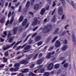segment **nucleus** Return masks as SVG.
<instances>
[{"label": "nucleus", "mask_w": 76, "mask_h": 76, "mask_svg": "<svg viewBox=\"0 0 76 76\" xmlns=\"http://www.w3.org/2000/svg\"><path fill=\"white\" fill-rule=\"evenodd\" d=\"M67 48V45H65L62 48V50H63V51H65L66 50Z\"/></svg>", "instance_id": "aec40b11"}, {"label": "nucleus", "mask_w": 76, "mask_h": 76, "mask_svg": "<svg viewBox=\"0 0 76 76\" xmlns=\"http://www.w3.org/2000/svg\"><path fill=\"white\" fill-rule=\"evenodd\" d=\"M56 9H54V10L52 12V15H53L55 13V12H56Z\"/></svg>", "instance_id": "49530a36"}, {"label": "nucleus", "mask_w": 76, "mask_h": 76, "mask_svg": "<svg viewBox=\"0 0 76 76\" xmlns=\"http://www.w3.org/2000/svg\"><path fill=\"white\" fill-rule=\"evenodd\" d=\"M29 76H35V75L33 73L31 72L29 74Z\"/></svg>", "instance_id": "37998d69"}, {"label": "nucleus", "mask_w": 76, "mask_h": 76, "mask_svg": "<svg viewBox=\"0 0 76 76\" xmlns=\"http://www.w3.org/2000/svg\"><path fill=\"white\" fill-rule=\"evenodd\" d=\"M14 66L15 68H19L20 67V64L18 63H16L15 64Z\"/></svg>", "instance_id": "4be33fe9"}, {"label": "nucleus", "mask_w": 76, "mask_h": 76, "mask_svg": "<svg viewBox=\"0 0 76 76\" xmlns=\"http://www.w3.org/2000/svg\"><path fill=\"white\" fill-rule=\"evenodd\" d=\"M10 71H12V72H13V71H14V69H13V68H12L10 69Z\"/></svg>", "instance_id": "774afa93"}, {"label": "nucleus", "mask_w": 76, "mask_h": 76, "mask_svg": "<svg viewBox=\"0 0 76 76\" xmlns=\"http://www.w3.org/2000/svg\"><path fill=\"white\" fill-rule=\"evenodd\" d=\"M42 44V42L40 41L37 43V45L38 46H39V45H41Z\"/></svg>", "instance_id": "79ce46f5"}, {"label": "nucleus", "mask_w": 76, "mask_h": 76, "mask_svg": "<svg viewBox=\"0 0 76 76\" xmlns=\"http://www.w3.org/2000/svg\"><path fill=\"white\" fill-rule=\"evenodd\" d=\"M59 31V28H57L56 30L54 31L53 34H57L58 33V31Z\"/></svg>", "instance_id": "c85d7f7f"}, {"label": "nucleus", "mask_w": 76, "mask_h": 76, "mask_svg": "<svg viewBox=\"0 0 76 76\" xmlns=\"http://www.w3.org/2000/svg\"><path fill=\"white\" fill-rule=\"evenodd\" d=\"M50 54V53L49 52L46 56V58H48V59H49V58H51V56Z\"/></svg>", "instance_id": "4468645a"}, {"label": "nucleus", "mask_w": 76, "mask_h": 76, "mask_svg": "<svg viewBox=\"0 0 76 76\" xmlns=\"http://www.w3.org/2000/svg\"><path fill=\"white\" fill-rule=\"evenodd\" d=\"M8 24H9V20H8L7 21V22L5 25L6 26H7L8 25Z\"/></svg>", "instance_id": "5fc2aeb1"}, {"label": "nucleus", "mask_w": 76, "mask_h": 76, "mask_svg": "<svg viewBox=\"0 0 76 76\" xmlns=\"http://www.w3.org/2000/svg\"><path fill=\"white\" fill-rule=\"evenodd\" d=\"M73 3H74V1H71V4L72 6L74 7V8H75L76 7V4H74Z\"/></svg>", "instance_id": "393cba45"}, {"label": "nucleus", "mask_w": 76, "mask_h": 76, "mask_svg": "<svg viewBox=\"0 0 76 76\" xmlns=\"http://www.w3.org/2000/svg\"><path fill=\"white\" fill-rule=\"evenodd\" d=\"M17 31H18V28L17 27H15L13 29V34L15 35L17 33Z\"/></svg>", "instance_id": "2eb2a0df"}, {"label": "nucleus", "mask_w": 76, "mask_h": 76, "mask_svg": "<svg viewBox=\"0 0 76 76\" xmlns=\"http://www.w3.org/2000/svg\"><path fill=\"white\" fill-rule=\"evenodd\" d=\"M12 41H13V39L12 37H10L9 40V43L12 42Z\"/></svg>", "instance_id": "473e14b6"}, {"label": "nucleus", "mask_w": 76, "mask_h": 76, "mask_svg": "<svg viewBox=\"0 0 76 76\" xmlns=\"http://www.w3.org/2000/svg\"><path fill=\"white\" fill-rule=\"evenodd\" d=\"M23 16H21L19 20L20 22H21L23 20Z\"/></svg>", "instance_id": "a878e982"}, {"label": "nucleus", "mask_w": 76, "mask_h": 76, "mask_svg": "<svg viewBox=\"0 0 76 76\" xmlns=\"http://www.w3.org/2000/svg\"><path fill=\"white\" fill-rule=\"evenodd\" d=\"M39 7H40V6H39V4H37L34 6V10H38V9H39Z\"/></svg>", "instance_id": "0eeeda50"}, {"label": "nucleus", "mask_w": 76, "mask_h": 76, "mask_svg": "<svg viewBox=\"0 0 76 76\" xmlns=\"http://www.w3.org/2000/svg\"><path fill=\"white\" fill-rule=\"evenodd\" d=\"M55 20H56V16L54 15L52 18V19H51V21L52 22H53V23H55L56 22V21H55Z\"/></svg>", "instance_id": "412c9836"}, {"label": "nucleus", "mask_w": 76, "mask_h": 76, "mask_svg": "<svg viewBox=\"0 0 76 76\" xmlns=\"http://www.w3.org/2000/svg\"><path fill=\"white\" fill-rule=\"evenodd\" d=\"M19 68H16L14 69V71H15L16 72H17V71H18V70H19Z\"/></svg>", "instance_id": "864d4df0"}, {"label": "nucleus", "mask_w": 76, "mask_h": 76, "mask_svg": "<svg viewBox=\"0 0 76 76\" xmlns=\"http://www.w3.org/2000/svg\"><path fill=\"white\" fill-rule=\"evenodd\" d=\"M11 35H12V34H10V32H9L8 35V38H9V37H10Z\"/></svg>", "instance_id": "6e6d98bb"}, {"label": "nucleus", "mask_w": 76, "mask_h": 76, "mask_svg": "<svg viewBox=\"0 0 76 76\" xmlns=\"http://www.w3.org/2000/svg\"><path fill=\"white\" fill-rule=\"evenodd\" d=\"M22 42V41L21 40L16 43L14 45V46L13 47V48H16V46H17V45H18V44H20V43H21V42Z\"/></svg>", "instance_id": "a211bd4d"}, {"label": "nucleus", "mask_w": 76, "mask_h": 76, "mask_svg": "<svg viewBox=\"0 0 76 76\" xmlns=\"http://www.w3.org/2000/svg\"><path fill=\"white\" fill-rule=\"evenodd\" d=\"M4 55H5V56L6 57H7V56H8V52L7 51L5 52Z\"/></svg>", "instance_id": "09e8293b"}, {"label": "nucleus", "mask_w": 76, "mask_h": 76, "mask_svg": "<svg viewBox=\"0 0 76 76\" xmlns=\"http://www.w3.org/2000/svg\"><path fill=\"white\" fill-rule=\"evenodd\" d=\"M41 39V37L40 36H37L35 38V40L36 41H39Z\"/></svg>", "instance_id": "9d476101"}, {"label": "nucleus", "mask_w": 76, "mask_h": 76, "mask_svg": "<svg viewBox=\"0 0 76 76\" xmlns=\"http://www.w3.org/2000/svg\"><path fill=\"white\" fill-rule=\"evenodd\" d=\"M52 28V25H47L43 29V33H47Z\"/></svg>", "instance_id": "f257e3e1"}, {"label": "nucleus", "mask_w": 76, "mask_h": 76, "mask_svg": "<svg viewBox=\"0 0 76 76\" xmlns=\"http://www.w3.org/2000/svg\"><path fill=\"white\" fill-rule=\"evenodd\" d=\"M56 0H55V1H54L53 2V4H52V7H55L56 6Z\"/></svg>", "instance_id": "72a5a7b5"}, {"label": "nucleus", "mask_w": 76, "mask_h": 76, "mask_svg": "<svg viewBox=\"0 0 76 76\" xmlns=\"http://www.w3.org/2000/svg\"><path fill=\"white\" fill-rule=\"evenodd\" d=\"M49 53H50V54L51 56V55H53V54H55V52H53L52 53L49 52Z\"/></svg>", "instance_id": "680f3d73"}, {"label": "nucleus", "mask_w": 76, "mask_h": 76, "mask_svg": "<svg viewBox=\"0 0 76 76\" xmlns=\"http://www.w3.org/2000/svg\"><path fill=\"white\" fill-rule=\"evenodd\" d=\"M4 41V39H2L1 38H0V41L1 42H3Z\"/></svg>", "instance_id": "052dcab7"}, {"label": "nucleus", "mask_w": 76, "mask_h": 76, "mask_svg": "<svg viewBox=\"0 0 76 76\" xmlns=\"http://www.w3.org/2000/svg\"><path fill=\"white\" fill-rule=\"evenodd\" d=\"M35 0H31V6H32L34 5V4L35 3Z\"/></svg>", "instance_id": "c756f323"}, {"label": "nucleus", "mask_w": 76, "mask_h": 76, "mask_svg": "<svg viewBox=\"0 0 76 76\" xmlns=\"http://www.w3.org/2000/svg\"><path fill=\"white\" fill-rule=\"evenodd\" d=\"M72 41L74 42V45H76V39L75 38V34H72Z\"/></svg>", "instance_id": "6e6552de"}, {"label": "nucleus", "mask_w": 76, "mask_h": 76, "mask_svg": "<svg viewBox=\"0 0 76 76\" xmlns=\"http://www.w3.org/2000/svg\"><path fill=\"white\" fill-rule=\"evenodd\" d=\"M0 22L1 23H4V18H1L0 20Z\"/></svg>", "instance_id": "7c9ffc66"}, {"label": "nucleus", "mask_w": 76, "mask_h": 76, "mask_svg": "<svg viewBox=\"0 0 76 76\" xmlns=\"http://www.w3.org/2000/svg\"><path fill=\"white\" fill-rule=\"evenodd\" d=\"M18 76H23V74L22 73H20L17 75Z\"/></svg>", "instance_id": "bf43d9fd"}, {"label": "nucleus", "mask_w": 76, "mask_h": 76, "mask_svg": "<svg viewBox=\"0 0 76 76\" xmlns=\"http://www.w3.org/2000/svg\"><path fill=\"white\" fill-rule=\"evenodd\" d=\"M4 65L2 64L0 65V68H2V67H4Z\"/></svg>", "instance_id": "e2e57ef3"}, {"label": "nucleus", "mask_w": 76, "mask_h": 76, "mask_svg": "<svg viewBox=\"0 0 76 76\" xmlns=\"http://www.w3.org/2000/svg\"><path fill=\"white\" fill-rule=\"evenodd\" d=\"M31 58H32V56L31 55H28L27 58V60H30Z\"/></svg>", "instance_id": "4c0bfd02"}, {"label": "nucleus", "mask_w": 76, "mask_h": 76, "mask_svg": "<svg viewBox=\"0 0 76 76\" xmlns=\"http://www.w3.org/2000/svg\"><path fill=\"white\" fill-rule=\"evenodd\" d=\"M16 44V42H14L13 43H12L11 45H8L7 46V49H8V48H9L10 47H12L15 44Z\"/></svg>", "instance_id": "ddd939ff"}, {"label": "nucleus", "mask_w": 76, "mask_h": 76, "mask_svg": "<svg viewBox=\"0 0 76 76\" xmlns=\"http://www.w3.org/2000/svg\"><path fill=\"white\" fill-rule=\"evenodd\" d=\"M33 20L34 21L32 23V24L33 25H34V26L37 25V24H39L41 22V21L38 20V18L37 17H34L33 19Z\"/></svg>", "instance_id": "f03ea898"}, {"label": "nucleus", "mask_w": 76, "mask_h": 76, "mask_svg": "<svg viewBox=\"0 0 76 76\" xmlns=\"http://www.w3.org/2000/svg\"><path fill=\"white\" fill-rule=\"evenodd\" d=\"M34 67V64H32L30 66V68H33Z\"/></svg>", "instance_id": "4d7b16f0"}, {"label": "nucleus", "mask_w": 76, "mask_h": 76, "mask_svg": "<svg viewBox=\"0 0 76 76\" xmlns=\"http://www.w3.org/2000/svg\"><path fill=\"white\" fill-rule=\"evenodd\" d=\"M68 65V63H66L64 65V68H67Z\"/></svg>", "instance_id": "2f4dec72"}, {"label": "nucleus", "mask_w": 76, "mask_h": 76, "mask_svg": "<svg viewBox=\"0 0 76 76\" xmlns=\"http://www.w3.org/2000/svg\"><path fill=\"white\" fill-rule=\"evenodd\" d=\"M21 10H22V6H20L18 11V12H21Z\"/></svg>", "instance_id": "c9c22d12"}, {"label": "nucleus", "mask_w": 76, "mask_h": 76, "mask_svg": "<svg viewBox=\"0 0 76 76\" xmlns=\"http://www.w3.org/2000/svg\"><path fill=\"white\" fill-rule=\"evenodd\" d=\"M23 12L24 13H26L27 12V10H25V9L23 10Z\"/></svg>", "instance_id": "0e129e2a"}, {"label": "nucleus", "mask_w": 76, "mask_h": 76, "mask_svg": "<svg viewBox=\"0 0 76 76\" xmlns=\"http://www.w3.org/2000/svg\"><path fill=\"white\" fill-rule=\"evenodd\" d=\"M57 36L55 37H54V39L52 40V41L51 42H54V41H56V39H57Z\"/></svg>", "instance_id": "58836bf2"}, {"label": "nucleus", "mask_w": 76, "mask_h": 76, "mask_svg": "<svg viewBox=\"0 0 76 76\" xmlns=\"http://www.w3.org/2000/svg\"><path fill=\"white\" fill-rule=\"evenodd\" d=\"M60 1H61L62 2V3L64 6L65 5V1L64 0H59Z\"/></svg>", "instance_id": "e433bc0d"}, {"label": "nucleus", "mask_w": 76, "mask_h": 76, "mask_svg": "<svg viewBox=\"0 0 76 76\" xmlns=\"http://www.w3.org/2000/svg\"><path fill=\"white\" fill-rule=\"evenodd\" d=\"M61 44H60V42L58 40L56 41L55 44V46L56 47H59L60 46Z\"/></svg>", "instance_id": "20e7f679"}, {"label": "nucleus", "mask_w": 76, "mask_h": 76, "mask_svg": "<svg viewBox=\"0 0 76 76\" xmlns=\"http://www.w3.org/2000/svg\"><path fill=\"white\" fill-rule=\"evenodd\" d=\"M63 43H64L65 44H67V40H65Z\"/></svg>", "instance_id": "13d9d810"}, {"label": "nucleus", "mask_w": 76, "mask_h": 76, "mask_svg": "<svg viewBox=\"0 0 76 76\" xmlns=\"http://www.w3.org/2000/svg\"><path fill=\"white\" fill-rule=\"evenodd\" d=\"M53 64L51 63H50L48 66V68L49 70H51L52 69L53 67Z\"/></svg>", "instance_id": "423d86ee"}, {"label": "nucleus", "mask_w": 76, "mask_h": 76, "mask_svg": "<svg viewBox=\"0 0 76 76\" xmlns=\"http://www.w3.org/2000/svg\"><path fill=\"white\" fill-rule=\"evenodd\" d=\"M53 48H54L52 46L49 48V49H48V50L49 51H51V50H53Z\"/></svg>", "instance_id": "a18cd8bd"}, {"label": "nucleus", "mask_w": 76, "mask_h": 76, "mask_svg": "<svg viewBox=\"0 0 76 76\" xmlns=\"http://www.w3.org/2000/svg\"><path fill=\"white\" fill-rule=\"evenodd\" d=\"M27 20V19H25L22 23V26H25L26 24Z\"/></svg>", "instance_id": "1a4fd4ad"}, {"label": "nucleus", "mask_w": 76, "mask_h": 76, "mask_svg": "<svg viewBox=\"0 0 76 76\" xmlns=\"http://www.w3.org/2000/svg\"><path fill=\"white\" fill-rule=\"evenodd\" d=\"M45 76H48L50 75V73L48 72H45L44 73Z\"/></svg>", "instance_id": "bb28decb"}, {"label": "nucleus", "mask_w": 76, "mask_h": 76, "mask_svg": "<svg viewBox=\"0 0 76 76\" xmlns=\"http://www.w3.org/2000/svg\"><path fill=\"white\" fill-rule=\"evenodd\" d=\"M38 54H37L36 55H35V56L33 57V59H35L37 57V56H38Z\"/></svg>", "instance_id": "8fccbe9b"}, {"label": "nucleus", "mask_w": 76, "mask_h": 76, "mask_svg": "<svg viewBox=\"0 0 76 76\" xmlns=\"http://www.w3.org/2000/svg\"><path fill=\"white\" fill-rule=\"evenodd\" d=\"M38 28V26H36L35 28H34L33 30V31H36L37 29Z\"/></svg>", "instance_id": "603ef678"}, {"label": "nucleus", "mask_w": 76, "mask_h": 76, "mask_svg": "<svg viewBox=\"0 0 76 76\" xmlns=\"http://www.w3.org/2000/svg\"><path fill=\"white\" fill-rule=\"evenodd\" d=\"M40 72L41 73H43L44 72V69H40Z\"/></svg>", "instance_id": "a19ab883"}, {"label": "nucleus", "mask_w": 76, "mask_h": 76, "mask_svg": "<svg viewBox=\"0 0 76 76\" xmlns=\"http://www.w3.org/2000/svg\"><path fill=\"white\" fill-rule=\"evenodd\" d=\"M29 63V62L27 61V60H24L23 61H21L19 62V64H27L28 63Z\"/></svg>", "instance_id": "7ed1b4c3"}, {"label": "nucleus", "mask_w": 76, "mask_h": 76, "mask_svg": "<svg viewBox=\"0 0 76 76\" xmlns=\"http://www.w3.org/2000/svg\"><path fill=\"white\" fill-rule=\"evenodd\" d=\"M42 55H43L42 54V53H40L39 54V56L40 57H42Z\"/></svg>", "instance_id": "338daca9"}, {"label": "nucleus", "mask_w": 76, "mask_h": 76, "mask_svg": "<svg viewBox=\"0 0 76 76\" xmlns=\"http://www.w3.org/2000/svg\"><path fill=\"white\" fill-rule=\"evenodd\" d=\"M26 44H25L24 45H23L22 46H20L18 47L17 48V50H19V49H20V48H23V47H25V46H26Z\"/></svg>", "instance_id": "dca6fc26"}, {"label": "nucleus", "mask_w": 76, "mask_h": 76, "mask_svg": "<svg viewBox=\"0 0 76 76\" xmlns=\"http://www.w3.org/2000/svg\"><path fill=\"white\" fill-rule=\"evenodd\" d=\"M30 6V1H28L27 2L26 5V9H28L29 7Z\"/></svg>", "instance_id": "9b49d317"}, {"label": "nucleus", "mask_w": 76, "mask_h": 76, "mask_svg": "<svg viewBox=\"0 0 76 76\" xmlns=\"http://www.w3.org/2000/svg\"><path fill=\"white\" fill-rule=\"evenodd\" d=\"M28 69H24L23 71H22V72L23 73H27V72H28Z\"/></svg>", "instance_id": "5701e85b"}, {"label": "nucleus", "mask_w": 76, "mask_h": 76, "mask_svg": "<svg viewBox=\"0 0 76 76\" xmlns=\"http://www.w3.org/2000/svg\"><path fill=\"white\" fill-rule=\"evenodd\" d=\"M4 34L5 36H6L7 35V32L6 31H5L4 32Z\"/></svg>", "instance_id": "69168bd1"}, {"label": "nucleus", "mask_w": 76, "mask_h": 76, "mask_svg": "<svg viewBox=\"0 0 76 76\" xmlns=\"http://www.w3.org/2000/svg\"><path fill=\"white\" fill-rule=\"evenodd\" d=\"M14 20V18H13V17H12L10 22L9 21V25H11V24H12Z\"/></svg>", "instance_id": "6ab92c4d"}, {"label": "nucleus", "mask_w": 76, "mask_h": 76, "mask_svg": "<svg viewBox=\"0 0 76 76\" xmlns=\"http://www.w3.org/2000/svg\"><path fill=\"white\" fill-rule=\"evenodd\" d=\"M12 14V12H10L8 15V18H9L10 16H11V14Z\"/></svg>", "instance_id": "ea45409f"}, {"label": "nucleus", "mask_w": 76, "mask_h": 76, "mask_svg": "<svg viewBox=\"0 0 76 76\" xmlns=\"http://www.w3.org/2000/svg\"><path fill=\"white\" fill-rule=\"evenodd\" d=\"M42 62V59H39L37 61V64H41Z\"/></svg>", "instance_id": "b1692460"}, {"label": "nucleus", "mask_w": 76, "mask_h": 76, "mask_svg": "<svg viewBox=\"0 0 76 76\" xmlns=\"http://www.w3.org/2000/svg\"><path fill=\"white\" fill-rule=\"evenodd\" d=\"M58 13L60 15H63V8H62V7H59L58 10Z\"/></svg>", "instance_id": "39448f33"}, {"label": "nucleus", "mask_w": 76, "mask_h": 76, "mask_svg": "<svg viewBox=\"0 0 76 76\" xmlns=\"http://www.w3.org/2000/svg\"><path fill=\"white\" fill-rule=\"evenodd\" d=\"M60 66V65H59V64H56L55 66H54V67L55 68V69H58L59 68V67Z\"/></svg>", "instance_id": "cd10ccee"}, {"label": "nucleus", "mask_w": 76, "mask_h": 76, "mask_svg": "<svg viewBox=\"0 0 76 76\" xmlns=\"http://www.w3.org/2000/svg\"><path fill=\"white\" fill-rule=\"evenodd\" d=\"M37 35V33H35L34 34H33V35L31 36V37L33 38L34 37H35V36Z\"/></svg>", "instance_id": "3c124183"}, {"label": "nucleus", "mask_w": 76, "mask_h": 76, "mask_svg": "<svg viewBox=\"0 0 76 76\" xmlns=\"http://www.w3.org/2000/svg\"><path fill=\"white\" fill-rule=\"evenodd\" d=\"M3 60L4 62H7V58L5 57H4L3 58Z\"/></svg>", "instance_id": "f704fd0d"}, {"label": "nucleus", "mask_w": 76, "mask_h": 76, "mask_svg": "<svg viewBox=\"0 0 76 76\" xmlns=\"http://www.w3.org/2000/svg\"><path fill=\"white\" fill-rule=\"evenodd\" d=\"M31 46L29 45H27L24 48V50H29L31 48Z\"/></svg>", "instance_id": "f8f14e48"}, {"label": "nucleus", "mask_w": 76, "mask_h": 76, "mask_svg": "<svg viewBox=\"0 0 76 76\" xmlns=\"http://www.w3.org/2000/svg\"><path fill=\"white\" fill-rule=\"evenodd\" d=\"M61 70H58L57 72V75H58L60 73H61Z\"/></svg>", "instance_id": "de8ad7c7"}, {"label": "nucleus", "mask_w": 76, "mask_h": 76, "mask_svg": "<svg viewBox=\"0 0 76 76\" xmlns=\"http://www.w3.org/2000/svg\"><path fill=\"white\" fill-rule=\"evenodd\" d=\"M24 56V54H23L22 55H21L20 56H19L18 57H17V60H19L21 57H23Z\"/></svg>", "instance_id": "c03bdc74"}, {"label": "nucleus", "mask_w": 76, "mask_h": 76, "mask_svg": "<svg viewBox=\"0 0 76 76\" xmlns=\"http://www.w3.org/2000/svg\"><path fill=\"white\" fill-rule=\"evenodd\" d=\"M45 12V10L44 8H43L41 10V11L40 12V14L42 15H43L44 14V13Z\"/></svg>", "instance_id": "f3484780"}]
</instances>
